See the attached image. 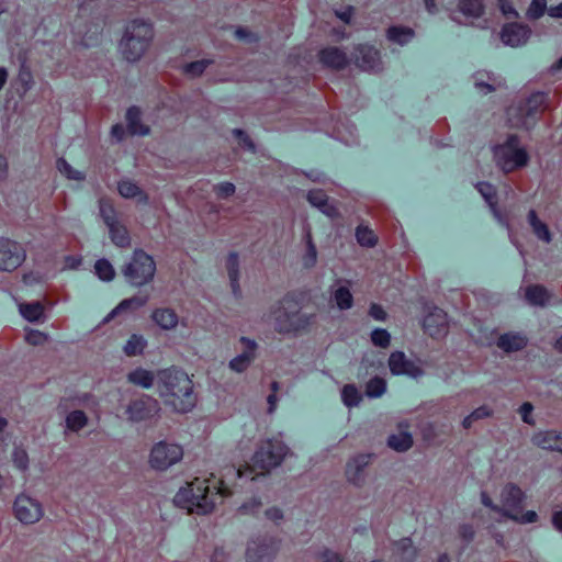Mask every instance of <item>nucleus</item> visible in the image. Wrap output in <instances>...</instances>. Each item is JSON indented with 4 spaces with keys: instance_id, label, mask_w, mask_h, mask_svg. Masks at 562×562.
<instances>
[{
    "instance_id": "obj_62",
    "label": "nucleus",
    "mask_w": 562,
    "mask_h": 562,
    "mask_svg": "<svg viewBox=\"0 0 562 562\" xmlns=\"http://www.w3.org/2000/svg\"><path fill=\"white\" fill-rule=\"evenodd\" d=\"M26 340L32 345H38L46 340V336L41 331L34 330L27 334Z\"/></svg>"
},
{
    "instance_id": "obj_13",
    "label": "nucleus",
    "mask_w": 562,
    "mask_h": 562,
    "mask_svg": "<svg viewBox=\"0 0 562 562\" xmlns=\"http://www.w3.org/2000/svg\"><path fill=\"white\" fill-rule=\"evenodd\" d=\"M280 549V541L273 537L257 538L249 541L246 562H271Z\"/></svg>"
},
{
    "instance_id": "obj_21",
    "label": "nucleus",
    "mask_w": 562,
    "mask_h": 562,
    "mask_svg": "<svg viewBox=\"0 0 562 562\" xmlns=\"http://www.w3.org/2000/svg\"><path fill=\"white\" fill-rule=\"evenodd\" d=\"M530 35V29L527 25L509 23L502 30V41L504 44L517 47L527 42Z\"/></svg>"
},
{
    "instance_id": "obj_33",
    "label": "nucleus",
    "mask_w": 562,
    "mask_h": 562,
    "mask_svg": "<svg viewBox=\"0 0 562 562\" xmlns=\"http://www.w3.org/2000/svg\"><path fill=\"white\" fill-rule=\"evenodd\" d=\"M127 128L131 134L146 135L149 128L140 123V111L136 106H132L126 113Z\"/></svg>"
},
{
    "instance_id": "obj_53",
    "label": "nucleus",
    "mask_w": 562,
    "mask_h": 562,
    "mask_svg": "<svg viewBox=\"0 0 562 562\" xmlns=\"http://www.w3.org/2000/svg\"><path fill=\"white\" fill-rule=\"evenodd\" d=\"M479 192L482 194L484 200L491 205H496V191L494 187L487 182H480L476 184Z\"/></svg>"
},
{
    "instance_id": "obj_6",
    "label": "nucleus",
    "mask_w": 562,
    "mask_h": 562,
    "mask_svg": "<svg viewBox=\"0 0 562 562\" xmlns=\"http://www.w3.org/2000/svg\"><path fill=\"white\" fill-rule=\"evenodd\" d=\"M315 314L290 311L285 303L279 302L271 307L269 321L279 334H299L307 330L315 323Z\"/></svg>"
},
{
    "instance_id": "obj_29",
    "label": "nucleus",
    "mask_w": 562,
    "mask_h": 562,
    "mask_svg": "<svg viewBox=\"0 0 562 562\" xmlns=\"http://www.w3.org/2000/svg\"><path fill=\"white\" fill-rule=\"evenodd\" d=\"M127 381L143 389H150L155 381L157 382V374L155 375L149 370L137 368L127 374Z\"/></svg>"
},
{
    "instance_id": "obj_32",
    "label": "nucleus",
    "mask_w": 562,
    "mask_h": 562,
    "mask_svg": "<svg viewBox=\"0 0 562 562\" xmlns=\"http://www.w3.org/2000/svg\"><path fill=\"white\" fill-rule=\"evenodd\" d=\"M528 221L532 228L533 234L542 241L549 244L552 240L551 233L546 223L538 218L535 210H530L528 213Z\"/></svg>"
},
{
    "instance_id": "obj_2",
    "label": "nucleus",
    "mask_w": 562,
    "mask_h": 562,
    "mask_svg": "<svg viewBox=\"0 0 562 562\" xmlns=\"http://www.w3.org/2000/svg\"><path fill=\"white\" fill-rule=\"evenodd\" d=\"M231 494V490L225 486L223 481L211 491L207 480L195 477L179 490L173 502L177 506L187 509L191 514L206 515L214 510L218 499Z\"/></svg>"
},
{
    "instance_id": "obj_38",
    "label": "nucleus",
    "mask_w": 562,
    "mask_h": 562,
    "mask_svg": "<svg viewBox=\"0 0 562 562\" xmlns=\"http://www.w3.org/2000/svg\"><path fill=\"white\" fill-rule=\"evenodd\" d=\"M111 240L120 248H127L131 245L130 234L124 225L120 222L113 226H109Z\"/></svg>"
},
{
    "instance_id": "obj_56",
    "label": "nucleus",
    "mask_w": 562,
    "mask_h": 562,
    "mask_svg": "<svg viewBox=\"0 0 562 562\" xmlns=\"http://www.w3.org/2000/svg\"><path fill=\"white\" fill-rule=\"evenodd\" d=\"M261 502L257 498H251L250 501L244 503L239 508L238 512L241 515H248V514H255L257 513L261 507Z\"/></svg>"
},
{
    "instance_id": "obj_24",
    "label": "nucleus",
    "mask_w": 562,
    "mask_h": 562,
    "mask_svg": "<svg viewBox=\"0 0 562 562\" xmlns=\"http://www.w3.org/2000/svg\"><path fill=\"white\" fill-rule=\"evenodd\" d=\"M524 296L529 305L544 307L551 300L552 294L541 284H530L524 289Z\"/></svg>"
},
{
    "instance_id": "obj_35",
    "label": "nucleus",
    "mask_w": 562,
    "mask_h": 562,
    "mask_svg": "<svg viewBox=\"0 0 562 562\" xmlns=\"http://www.w3.org/2000/svg\"><path fill=\"white\" fill-rule=\"evenodd\" d=\"M458 10L467 18L477 19L484 13L482 0H459Z\"/></svg>"
},
{
    "instance_id": "obj_5",
    "label": "nucleus",
    "mask_w": 562,
    "mask_h": 562,
    "mask_svg": "<svg viewBox=\"0 0 562 562\" xmlns=\"http://www.w3.org/2000/svg\"><path fill=\"white\" fill-rule=\"evenodd\" d=\"M526 498L524 491L514 483H507L499 494V514L517 524L526 525L538 520L535 510L522 513V503Z\"/></svg>"
},
{
    "instance_id": "obj_61",
    "label": "nucleus",
    "mask_w": 562,
    "mask_h": 562,
    "mask_svg": "<svg viewBox=\"0 0 562 562\" xmlns=\"http://www.w3.org/2000/svg\"><path fill=\"white\" fill-rule=\"evenodd\" d=\"M459 535L464 541L470 542L474 538V530L470 525H462L459 528Z\"/></svg>"
},
{
    "instance_id": "obj_20",
    "label": "nucleus",
    "mask_w": 562,
    "mask_h": 562,
    "mask_svg": "<svg viewBox=\"0 0 562 562\" xmlns=\"http://www.w3.org/2000/svg\"><path fill=\"white\" fill-rule=\"evenodd\" d=\"M353 60L360 69L372 71L380 66V53L373 46L361 44L355 48Z\"/></svg>"
},
{
    "instance_id": "obj_50",
    "label": "nucleus",
    "mask_w": 562,
    "mask_h": 562,
    "mask_svg": "<svg viewBox=\"0 0 562 562\" xmlns=\"http://www.w3.org/2000/svg\"><path fill=\"white\" fill-rule=\"evenodd\" d=\"M212 64V60L201 59L187 64L183 67L184 74L191 77H198L204 72V70Z\"/></svg>"
},
{
    "instance_id": "obj_59",
    "label": "nucleus",
    "mask_w": 562,
    "mask_h": 562,
    "mask_svg": "<svg viewBox=\"0 0 562 562\" xmlns=\"http://www.w3.org/2000/svg\"><path fill=\"white\" fill-rule=\"evenodd\" d=\"M233 134L235 137H237L240 140L243 146H245L251 150L255 149V145H254L252 140L243 130L235 128V130H233Z\"/></svg>"
},
{
    "instance_id": "obj_51",
    "label": "nucleus",
    "mask_w": 562,
    "mask_h": 562,
    "mask_svg": "<svg viewBox=\"0 0 562 562\" xmlns=\"http://www.w3.org/2000/svg\"><path fill=\"white\" fill-rule=\"evenodd\" d=\"M12 462L16 469L22 472H26L29 469V454L22 448H14L12 452Z\"/></svg>"
},
{
    "instance_id": "obj_19",
    "label": "nucleus",
    "mask_w": 562,
    "mask_h": 562,
    "mask_svg": "<svg viewBox=\"0 0 562 562\" xmlns=\"http://www.w3.org/2000/svg\"><path fill=\"white\" fill-rule=\"evenodd\" d=\"M240 344L244 347V351L233 358L228 363L229 369L237 373H243L249 368L256 358L257 349V342L247 337H241Z\"/></svg>"
},
{
    "instance_id": "obj_46",
    "label": "nucleus",
    "mask_w": 562,
    "mask_h": 562,
    "mask_svg": "<svg viewBox=\"0 0 562 562\" xmlns=\"http://www.w3.org/2000/svg\"><path fill=\"white\" fill-rule=\"evenodd\" d=\"M404 562H413L417 557V550L409 538H404L396 543Z\"/></svg>"
},
{
    "instance_id": "obj_45",
    "label": "nucleus",
    "mask_w": 562,
    "mask_h": 562,
    "mask_svg": "<svg viewBox=\"0 0 562 562\" xmlns=\"http://www.w3.org/2000/svg\"><path fill=\"white\" fill-rule=\"evenodd\" d=\"M492 414H493V409L491 407H488L487 405L480 406L463 419L462 426L465 429H469V428H471L473 423H475L480 419L488 418L492 416Z\"/></svg>"
},
{
    "instance_id": "obj_26",
    "label": "nucleus",
    "mask_w": 562,
    "mask_h": 562,
    "mask_svg": "<svg viewBox=\"0 0 562 562\" xmlns=\"http://www.w3.org/2000/svg\"><path fill=\"white\" fill-rule=\"evenodd\" d=\"M307 200L313 206L319 209L329 217H336L339 214L338 210L328 203L327 195L323 190H311L307 193Z\"/></svg>"
},
{
    "instance_id": "obj_47",
    "label": "nucleus",
    "mask_w": 562,
    "mask_h": 562,
    "mask_svg": "<svg viewBox=\"0 0 562 562\" xmlns=\"http://www.w3.org/2000/svg\"><path fill=\"white\" fill-rule=\"evenodd\" d=\"M95 274L103 281H111L115 271L111 262L106 259H99L94 265Z\"/></svg>"
},
{
    "instance_id": "obj_30",
    "label": "nucleus",
    "mask_w": 562,
    "mask_h": 562,
    "mask_svg": "<svg viewBox=\"0 0 562 562\" xmlns=\"http://www.w3.org/2000/svg\"><path fill=\"white\" fill-rule=\"evenodd\" d=\"M526 345L527 339L519 334H504L497 340V347L506 352L521 350Z\"/></svg>"
},
{
    "instance_id": "obj_16",
    "label": "nucleus",
    "mask_w": 562,
    "mask_h": 562,
    "mask_svg": "<svg viewBox=\"0 0 562 562\" xmlns=\"http://www.w3.org/2000/svg\"><path fill=\"white\" fill-rule=\"evenodd\" d=\"M423 327L434 338L445 337L449 331L447 313L439 307L431 308L424 317Z\"/></svg>"
},
{
    "instance_id": "obj_9",
    "label": "nucleus",
    "mask_w": 562,
    "mask_h": 562,
    "mask_svg": "<svg viewBox=\"0 0 562 562\" xmlns=\"http://www.w3.org/2000/svg\"><path fill=\"white\" fill-rule=\"evenodd\" d=\"M547 95L543 92L532 93L522 104L510 106L507 116L513 127H528L533 117L546 108Z\"/></svg>"
},
{
    "instance_id": "obj_52",
    "label": "nucleus",
    "mask_w": 562,
    "mask_h": 562,
    "mask_svg": "<svg viewBox=\"0 0 562 562\" xmlns=\"http://www.w3.org/2000/svg\"><path fill=\"white\" fill-rule=\"evenodd\" d=\"M546 9L547 0H532L526 15L530 20H537L544 14Z\"/></svg>"
},
{
    "instance_id": "obj_3",
    "label": "nucleus",
    "mask_w": 562,
    "mask_h": 562,
    "mask_svg": "<svg viewBox=\"0 0 562 562\" xmlns=\"http://www.w3.org/2000/svg\"><path fill=\"white\" fill-rule=\"evenodd\" d=\"M288 452L289 448L282 441L277 439L263 440L258 445L251 464L238 469L236 474L238 477L252 475L251 480L257 475H265L280 465Z\"/></svg>"
},
{
    "instance_id": "obj_34",
    "label": "nucleus",
    "mask_w": 562,
    "mask_h": 562,
    "mask_svg": "<svg viewBox=\"0 0 562 562\" xmlns=\"http://www.w3.org/2000/svg\"><path fill=\"white\" fill-rule=\"evenodd\" d=\"M415 32L413 29L408 26H391L387 30L386 36L391 42L397 43L400 45L407 44L413 40Z\"/></svg>"
},
{
    "instance_id": "obj_25",
    "label": "nucleus",
    "mask_w": 562,
    "mask_h": 562,
    "mask_svg": "<svg viewBox=\"0 0 562 562\" xmlns=\"http://www.w3.org/2000/svg\"><path fill=\"white\" fill-rule=\"evenodd\" d=\"M151 319L164 330H172L179 323L178 314L170 307H159L154 310Z\"/></svg>"
},
{
    "instance_id": "obj_1",
    "label": "nucleus",
    "mask_w": 562,
    "mask_h": 562,
    "mask_svg": "<svg viewBox=\"0 0 562 562\" xmlns=\"http://www.w3.org/2000/svg\"><path fill=\"white\" fill-rule=\"evenodd\" d=\"M157 392L167 406L187 413L195 405L193 382L181 369L167 368L157 372Z\"/></svg>"
},
{
    "instance_id": "obj_57",
    "label": "nucleus",
    "mask_w": 562,
    "mask_h": 562,
    "mask_svg": "<svg viewBox=\"0 0 562 562\" xmlns=\"http://www.w3.org/2000/svg\"><path fill=\"white\" fill-rule=\"evenodd\" d=\"M319 561L321 562H345L344 557L336 551L325 549L319 554Z\"/></svg>"
},
{
    "instance_id": "obj_11",
    "label": "nucleus",
    "mask_w": 562,
    "mask_h": 562,
    "mask_svg": "<svg viewBox=\"0 0 562 562\" xmlns=\"http://www.w3.org/2000/svg\"><path fill=\"white\" fill-rule=\"evenodd\" d=\"M183 458V448L175 442L161 440L156 442L148 456V464L155 471H166L180 462Z\"/></svg>"
},
{
    "instance_id": "obj_49",
    "label": "nucleus",
    "mask_w": 562,
    "mask_h": 562,
    "mask_svg": "<svg viewBox=\"0 0 562 562\" xmlns=\"http://www.w3.org/2000/svg\"><path fill=\"white\" fill-rule=\"evenodd\" d=\"M56 165L59 172L63 173L68 179L77 181H82L85 179V173L74 169L66 159L59 158Z\"/></svg>"
},
{
    "instance_id": "obj_4",
    "label": "nucleus",
    "mask_w": 562,
    "mask_h": 562,
    "mask_svg": "<svg viewBox=\"0 0 562 562\" xmlns=\"http://www.w3.org/2000/svg\"><path fill=\"white\" fill-rule=\"evenodd\" d=\"M154 30L144 20H133L126 24L120 42V52L127 61L139 60L150 46Z\"/></svg>"
},
{
    "instance_id": "obj_63",
    "label": "nucleus",
    "mask_w": 562,
    "mask_h": 562,
    "mask_svg": "<svg viewBox=\"0 0 562 562\" xmlns=\"http://www.w3.org/2000/svg\"><path fill=\"white\" fill-rule=\"evenodd\" d=\"M498 7L505 16H514V18L518 16L517 11L512 7V4L508 2V0H506L504 2H499Z\"/></svg>"
},
{
    "instance_id": "obj_28",
    "label": "nucleus",
    "mask_w": 562,
    "mask_h": 562,
    "mask_svg": "<svg viewBox=\"0 0 562 562\" xmlns=\"http://www.w3.org/2000/svg\"><path fill=\"white\" fill-rule=\"evenodd\" d=\"M149 301L148 295H134L132 297L123 300L114 310L111 311L104 318V323L110 322L115 315L127 310H137L143 307Z\"/></svg>"
},
{
    "instance_id": "obj_39",
    "label": "nucleus",
    "mask_w": 562,
    "mask_h": 562,
    "mask_svg": "<svg viewBox=\"0 0 562 562\" xmlns=\"http://www.w3.org/2000/svg\"><path fill=\"white\" fill-rule=\"evenodd\" d=\"M99 213L108 227L119 223L116 210L109 199L101 198L99 200Z\"/></svg>"
},
{
    "instance_id": "obj_22",
    "label": "nucleus",
    "mask_w": 562,
    "mask_h": 562,
    "mask_svg": "<svg viewBox=\"0 0 562 562\" xmlns=\"http://www.w3.org/2000/svg\"><path fill=\"white\" fill-rule=\"evenodd\" d=\"M531 441L541 449L562 453V432L555 430L538 431L532 436Z\"/></svg>"
},
{
    "instance_id": "obj_36",
    "label": "nucleus",
    "mask_w": 562,
    "mask_h": 562,
    "mask_svg": "<svg viewBox=\"0 0 562 562\" xmlns=\"http://www.w3.org/2000/svg\"><path fill=\"white\" fill-rule=\"evenodd\" d=\"M19 311L29 322H37L44 316V306L41 302L20 303Z\"/></svg>"
},
{
    "instance_id": "obj_8",
    "label": "nucleus",
    "mask_w": 562,
    "mask_h": 562,
    "mask_svg": "<svg viewBox=\"0 0 562 562\" xmlns=\"http://www.w3.org/2000/svg\"><path fill=\"white\" fill-rule=\"evenodd\" d=\"M496 164L504 172H512L515 169L525 167L529 156L525 148L520 147L517 136L512 135L507 140L494 148Z\"/></svg>"
},
{
    "instance_id": "obj_48",
    "label": "nucleus",
    "mask_w": 562,
    "mask_h": 562,
    "mask_svg": "<svg viewBox=\"0 0 562 562\" xmlns=\"http://www.w3.org/2000/svg\"><path fill=\"white\" fill-rule=\"evenodd\" d=\"M305 241H306V254L304 256V266L305 267H314L317 261V249L313 241L312 234L310 231L305 233Z\"/></svg>"
},
{
    "instance_id": "obj_31",
    "label": "nucleus",
    "mask_w": 562,
    "mask_h": 562,
    "mask_svg": "<svg viewBox=\"0 0 562 562\" xmlns=\"http://www.w3.org/2000/svg\"><path fill=\"white\" fill-rule=\"evenodd\" d=\"M119 193L125 199L138 198L139 202L147 203L148 195L132 180L123 179L117 183Z\"/></svg>"
},
{
    "instance_id": "obj_42",
    "label": "nucleus",
    "mask_w": 562,
    "mask_h": 562,
    "mask_svg": "<svg viewBox=\"0 0 562 562\" xmlns=\"http://www.w3.org/2000/svg\"><path fill=\"white\" fill-rule=\"evenodd\" d=\"M356 239L362 247L372 248L378 243V237L371 228L366 225H359L356 229Z\"/></svg>"
},
{
    "instance_id": "obj_15",
    "label": "nucleus",
    "mask_w": 562,
    "mask_h": 562,
    "mask_svg": "<svg viewBox=\"0 0 562 562\" xmlns=\"http://www.w3.org/2000/svg\"><path fill=\"white\" fill-rule=\"evenodd\" d=\"M373 454L359 453L351 457L345 468V476L348 483L356 487H362L367 479V469L372 461Z\"/></svg>"
},
{
    "instance_id": "obj_23",
    "label": "nucleus",
    "mask_w": 562,
    "mask_h": 562,
    "mask_svg": "<svg viewBox=\"0 0 562 562\" xmlns=\"http://www.w3.org/2000/svg\"><path fill=\"white\" fill-rule=\"evenodd\" d=\"M318 56L323 65L333 69H342L349 61L347 54L338 47H326Z\"/></svg>"
},
{
    "instance_id": "obj_44",
    "label": "nucleus",
    "mask_w": 562,
    "mask_h": 562,
    "mask_svg": "<svg viewBox=\"0 0 562 562\" xmlns=\"http://www.w3.org/2000/svg\"><path fill=\"white\" fill-rule=\"evenodd\" d=\"M386 391V382L380 376L370 379L366 384V395L371 398L382 396Z\"/></svg>"
},
{
    "instance_id": "obj_55",
    "label": "nucleus",
    "mask_w": 562,
    "mask_h": 562,
    "mask_svg": "<svg viewBox=\"0 0 562 562\" xmlns=\"http://www.w3.org/2000/svg\"><path fill=\"white\" fill-rule=\"evenodd\" d=\"M214 191L221 199H226L235 193V186L232 182H222L214 187Z\"/></svg>"
},
{
    "instance_id": "obj_40",
    "label": "nucleus",
    "mask_w": 562,
    "mask_h": 562,
    "mask_svg": "<svg viewBox=\"0 0 562 562\" xmlns=\"http://www.w3.org/2000/svg\"><path fill=\"white\" fill-rule=\"evenodd\" d=\"M340 395L344 405L349 408L359 406L362 401V394L355 384H346Z\"/></svg>"
},
{
    "instance_id": "obj_14",
    "label": "nucleus",
    "mask_w": 562,
    "mask_h": 562,
    "mask_svg": "<svg viewBox=\"0 0 562 562\" xmlns=\"http://www.w3.org/2000/svg\"><path fill=\"white\" fill-rule=\"evenodd\" d=\"M22 245L8 238H0V271L18 269L25 260Z\"/></svg>"
},
{
    "instance_id": "obj_37",
    "label": "nucleus",
    "mask_w": 562,
    "mask_h": 562,
    "mask_svg": "<svg viewBox=\"0 0 562 562\" xmlns=\"http://www.w3.org/2000/svg\"><path fill=\"white\" fill-rule=\"evenodd\" d=\"M390 448L397 452H405L413 446V437L407 431L391 435L387 439Z\"/></svg>"
},
{
    "instance_id": "obj_12",
    "label": "nucleus",
    "mask_w": 562,
    "mask_h": 562,
    "mask_svg": "<svg viewBox=\"0 0 562 562\" xmlns=\"http://www.w3.org/2000/svg\"><path fill=\"white\" fill-rule=\"evenodd\" d=\"M161 407L159 402L150 396L143 394L132 400L125 408V415L131 423L150 422L160 416Z\"/></svg>"
},
{
    "instance_id": "obj_64",
    "label": "nucleus",
    "mask_w": 562,
    "mask_h": 562,
    "mask_svg": "<svg viewBox=\"0 0 562 562\" xmlns=\"http://www.w3.org/2000/svg\"><path fill=\"white\" fill-rule=\"evenodd\" d=\"M552 525L559 532L562 533V510L553 513Z\"/></svg>"
},
{
    "instance_id": "obj_43",
    "label": "nucleus",
    "mask_w": 562,
    "mask_h": 562,
    "mask_svg": "<svg viewBox=\"0 0 562 562\" xmlns=\"http://www.w3.org/2000/svg\"><path fill=\"white\" fill-rule=\"evenodd\" d=\"M88 424V417L82 411H72L66 416V427L71 431H79Z\"/></svg>"
},
{
    "instance_id": "obj_10",
    "label": "nucleus",
    "mask_w": 562,
    "mask_h": 562,
    "mask_svg": "<svg viewBox=\"0 0 562 562\" xmlns=\"http://www.w3.org/2000/svg\"><path fill=\"white\" fill-rule=\"evenodd\" d=\"M14 518L24 526H32L41 521L45 515L43 503L29 493H19L12 504Z\"/></svg>"
},
{
    "instance_id": "obj_41",
    "label": "nucleus",
    "mask_w": 562,
    "mask_h": 562,
    "mask_svg": "<svg viewBox=\"0 0 562 562\" xmlns=\"http://www.w3.org/2000/svg\"><path fill=\"white\" fill-rule=\"evenodd\" d=\"M146 346L147 341L142 335L133 334L126 341L123 351L127 357H135L142 355Z\"/></svg>"
},
{
    "instance_id": "obj_54",
    "label": "nucleus",
    "mask_w": 562,
    "mask_h": 562,
    "mask_svg": "<svg viewBox=\"0 0 562 562\" xmlns=\"http://www.w3.org/2000/svg\"><path fill=\"white\" fill-rule=\"evenodd\" d=\"M371 340L374 346L386 348L390 345L391 336L387 330L382 328H376L371 334Z\"/></svg>"
},
{
    "instance_id": "obj_60",
    "label": "nucleus",
    "mask_w": 562,
    "mask_h": 562,
    "mask_svg": "<svg viewBox=\"0 0 562 562\" xmlns=\"http://www.w3.org/2000/svg\"><path fill=\"white\" fill-rule=\"evenodd\" d=\"M369 315L374 318L375 321H380V322H383L386 319V313L385 311L383 310V307L379 304H371L370 306V310H369Z\"/></svg>"
},
{
    "instance_id": "obj_58",
    "label": "nucleus",
    "mask_w": 562,
    "mask_h": 562,
    "mask_svg": "<svg viewBox=\"0 0 562 562\" xmlns=\"http://www.w3.org/2000/svg\"><path fill=\"white\" fill-rule=\"evenodd\" d=\"M532 411H533V406L529 402H526L520 406L519 413L521 415L524 423H526L528 425L535 424V420L531 418Z\"/></svg>"
},
{
    "instance_id": "obj_18",
    "label": "nucleus",
    "mask_w": 562,
    "mask_h": 562,
    "mask_svg": "<svg viewBox=\"0 0 562 562\" xmlns=\"http://www.w3.org/2000/svg\"><path fill=\"white\" fill-rule=\"evenodd\" d=\"M350 288L351 281L347 279H337L330 285V299L341 311L352 307L353 296L351 294Z\"/></svg>"
},
{
    "instance_id": "obj_17",
    "label": "nucleus",
    "mask_w": 562,
    "mask_h": 562,
    "mask_svg": "<svg viewBox=\"0 0 562 562\" xmlns=\"http://www.w3.org/2000/svg\"><path fill=\"white\" fill-rule=\"evenodd\" d=\"M389 368L394 375L418 378L423 374L422 368L414 361L407 359L403 351H394L390 355Z\"/></svg>"
},
{
    "instance_id": "obj_7",
    "label": "nucleus",
    "mask_w": 562,
    "mask_h": 562,
    "mask_svg": "<svg viewBox=\"0 0 562 562\" xmlns=\"http://www.w3.org/2000/svg\"><path fill=\"white\" fill-rule=\"evenodd\" d=\"M126 280L135 286H142L153 281L156 273V262L143 249H136L132 259L122 269Z\"/></svg>"
},
{
    "instance_id": "obj_27",
    "label": "nucleus",
    "mask_w": 562,
    "mask_h": 562,
    "mask_svg": "<svg viewBox=\"0 0 562 562\" xmlns=\"http://www.w3.org/2000/svg\"><path fill=\"white\" fill-rule=\"evenodd\" d=\"M225 268L229 278L232 291L234 295L239 296L241 291L239 285V257L237 252L228 254Z\"/></svg>"
}]
</instances>
